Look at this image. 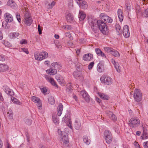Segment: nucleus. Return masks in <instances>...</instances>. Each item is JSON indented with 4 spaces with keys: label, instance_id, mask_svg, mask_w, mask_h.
I'll use <instances>...</instances> for the list:
<instances>
[{
    "label": "nucleus",
    "instance_id": "obj_16",
    "mask_svg": "<svg viewBox=\"0 0 148 148\" xmlns=\"http://www.w3.org/2000/svg\"><path fill=\"white\" fill-rule=\"evenodd\" d=\"M5 92L8 95L11 97L14 94L13 91L11 89L9 88L7 86H4Z\"/></svg>",
    "mask_w": 148,
    "mask_h": 148
},
{
    "label": "nucleus",
    "instance_id": "obj_26",
    "mask_svg": "<svg viewBox=\"0 0 148 148\" xmlns=\"http://www.w3.org/2000/svg\"><path fill=\"white\" fill-rule=\"evenodd\" d=\"M98 95L100 98L103 100H108L109 99V97L107 95L103 93L99 92Z\"/></svg>",
    "mask_w": 148,
    "mask_h": 148
},
{
    "label": "nucleus",
    "instance_id": "obj_4",
    "mask_svg": "<svg viewBox=\"0 0 148 148\" xmlns=\"http://www.w3.org/2000/svg\"><path fill=\"white\" fill-rule=\"evenodd\" d=\"M129 126L132 128H135L138 126L140 124V121L138 118L134 117L131 118L129 121Z\"/></svg>",
    "mask_w": 148,
    "mask_h": 148
},
{
    "label": "nucleus",
    "instance_id": "obj_28",
    "mask_svg": "<svg viewBox=\"0 0 148 148\" xmlns=\"http://www.w3.org/2000/svg\"><path fill=\"white\" fill-rule=\"evenodd\" d=\"M11 99L12 101L15 103L21 105L22 104L17 99L12 96L11 97Z\"/></svg>",
    "mask_w": 148,
    "mask_h": 148
},
{
    "label": "nucleus",
    "instance_id": "obj_27",
    "mask_svg": "<svg viewBox=\"0 0 148 148\" xmlns=\"http://www.w3.org/2000/svg\"><path fill=\"white\" fill-rule=\"evenodd\" d=\"M147 131V130H143V134L141 136L142 139H147L148 138V134Z\"/></svg>",
    "mask_w": 148,
    "mask_h": 148
},
{
    "label": "nucleus",
    "instance_id": "obj_60",
    "mask_svg": "<svg viewBox=\"0 0 148 148\" xmlns=\"http://www.w3.org/2000/svg\"><path fill=\"white\" fill-rule=\"evenodd\" d=\"M38 29L39 34H42V30L40 28V26L39 25H38Z\"/></svg>",
    "mask_w": 148,
    "mask_h": 148
},
{
    "label": "nucleus",
    "instance_id": "obj_34",
    "mask_svg": "<svg viewBox=\"0 0 148 148\" xmlns=\"http://www.w3.org/2000/svg\"><path fill=\"white\" fill-rule=\"evenodd\" d=\"M110 115H111V117H110L111 119L113 121H115L117 120V117L115 115H114L112 112L109 111V113Z\"/></svg>",
    "mask_w": 148,
    "mask_h": 148
},
{
    "label": "nucleus",
    "instance_id": "obj_41",
    "mask_svg": "<svg viewBox=\"0 0 148 148\" xmlns=\"http://www.w3.org/2000/svg\"><path fill=\"white\" fill-rule=\"evenodd\" d=\"M15 4V2L13 1L12 0H9L7 3V5L11 7H12V6L14 5Z\"/></svg>",
    "mask_w": 148,
    "mask_h": 148
},
{
    "label": "nucleus",
    "instance_id": "obj_12",
    "mask_svg": "<svg viewBox=\"0 0 148 148\" xmlns=\"http://www.w3.org/2000/svg\"><path fill=\"white\" fill-rule=\"evenodd\" d=\"M4 17L5 20V25H7L8 22H11L13 21V17L12 15L9 13H6L4 14Z\"/></svg>",
    "mask_w": 148,
    "mask_h": 148
},
{
    "label": "nucleus",
    "instance_id": "obj_40",
    "mask_svg": "<svg viewBox=\"0 0 148 148\" xmlns=\"http://www.w3.org/2000/svg\"><path fill=\"white\" fill-rule=\"evenodd\" d=\"M53 121L56 124H58V119L57 118V116H52Z\"/></svg>",
    "mask_w": 148,
    "mask_h": 148
},
{
    "label": "nucleus",
    "instance_id": "obj_49",
    "mask_svg": "<svg viewBox=\"0 0 148 148\" xmlns=\"http://www.w3.org/2000/svg\"><path fill=\"white\" fill-rule=\"evenodd\" d=\"M94 62H90L88 66V69H91L94 66Z\"/></svg>",
    "mask_w": 148,
    "mask_h": 148
},
{
    "label": "nucleus",
    "instance_id": "obj_51",
    "mask_svg": "<svg viewBox=\"0 0 148 148\" xmlns=\"http://www.w3.org/2000/svg\"><path fill=\"white\" fill-rule=\"evenodd\" d=\"M41 92L44 94H46L47 91V89L45 87L40 88Z\"/></svg>",
    "mask_w": 148,
    "mask_h": 148
},
{
    "label": "nucleus",
    "instance_id": "obj_55",
    "mask_svg": "<svg viewBox=\"0 0 148 148\" xmlns=\"http://www.w3.org/2000/svg\"><path fill=\"white\" fill-rule=\"evenodd\" d=\"M57 73V71L56 69H51V74H50V75L52 74V75H55Z\"/></svg>",
    "mask_w": 148,
    "mask_h": 148
},
{
    "label": "nucleus",
    "instance_id": "obj_24",
    "mask_svg": "<svg viewBox=\"0 0 148 148\" xmlns=\"http://www.w3.org/2000/svg\"><path fill=\"white\" fill-rule=\"evenodd\" d=\"M78 16L80 20L83 21L86 17V14L80 10Z\"/></svg>",
    "mask_w": 148,
    "mask_h": 148
},
{
    "label": "nucleus",
    "instance_id": "obj_53",
    "mask_svg": "<svg viewBox=\"0 0 148 148\" xmlns=\"http://www.w3.org/2000/svg\"><path fill=\"white\" fill-rule=\"evenodd\" d=\"M98 56L103 57L104 58H106V54L104 53L102 51H101V52L100 53Z\"/></svg>",
    "mask_w": 148,
    "mask_h": 148
},
{
    "label": "nucleus",
    "instance_id": "obj_56",
    "mask_svg": "<svg viewBox=\"0 0 148 148\" xmlns=\"http://www.w3.org/2000/svg\"><path fill=\"white\" fill-rule=\"evenodd\" d=\"M101 51L99 48H96L95 49V51L97 54L98 55Z\"/></svg>",
    "mask_w": 148,
    "mask_h": 148
},
{
    "label": "nucleus",
    "instance_id": "obj_42",
    "mask_svg": "<svg viewBox=\"0 0 148 148\" xmlns=\"http://www.w3.org/2000/svg\"><path fill=\"white\" fill-rule=\"evenodd\" d=\"M126 6V10L127 11V12L129 13L130 10V4L126 3L125 4Z\"/></svg>",
    "mask_w": 148,
    "mask_h": 148
},
{
    "label": "nucleus",
    "instance_id": "obj_45",
    "mask_svg": "<svg viewBox=\"0 0 148 148\" xmlns=\"http://www.w3.org/2000/svg\"><path fill=\"white\" fill-rule=\"evenodd\" d=\"M55 2L54 1H53L51 4H48V8L49 9H51L55 5Z\"/></svg>",
    "mask_w": 148,
    "mask_h": 148
},
{
    "label": "nucleus",
    "instance_id": "obj_58",
    "mask_svg": "<svg viewBox=\"0 0 148 148\" xmlns=\"http://www.w3.org/2000/svg\"><path fill=\"white\" fill-rule=\"evenodd\" d=\"M16 16L17 20L20 23L21 21V19L20 15L18 14H16Z\"/></svg>",
    "mask_w": 148,
    "mask_h": 148
},
{
    "label": "nucleus",
    "instance_id": "obj_2",
    "mask_svg": "<svg viewBox=\"0 0 148 148\" xmlns=\"http://www.w3.org/2000/svg\"><path fill=\"white\" fill-rule=\"evenodd\" d=\"M58 132L60 141L65 144L68 143L69 140L66 130H58Z\"/></svg>",
    "mask_w": 148,
    "mask_h": 148
},
{
    "label": "nucleus",
    "instance_id": "obj_48",
    "mask_svg": "<svg viewBox=\"0 0 148 148\" xmlns=\"http://www.w3.org/2000/svg\"><path fill=\"white\" fill-rule=\"evenodd\" d=\"M64 29H67L69 30H71L72 29V27L71 26L68 25H65L64 26Z\"/></svg>",
    "mask_w": 148,
    "mask_h": 148
},
{
    "label": "nucleus",
    "instance_id": "obj_62",
    "mask_svg": "<svg viewBox=\"0 0 148 148\" xmlns=\"http://www.w3.org/2000/svg\"><path fill=\"white\" fill-rule=\"evenodd\" d=\"M5 60L4 57L2 55H0V60L2 61H4Z\"/></svg>",
    "mask_w": 148,
    "mask_h": 148
},
{
    "label": "nucleus",
    "instance_id": "obj_17",
    "mask_svg": "<svg viewBox=\"0 0 148 148\" xmlns=\"http://www.w3.org/2000/svg\"><path fill=\"white\" fill-rule=\"evenodd\" d=\"M93 58V55L91 53H87L84 54L83 57V59L86 61H89Z\"/></svg>",
    "mask_w": 148,
    "mask_h": 148
},
{
    "label": "nucleus",
    "instance_id": "obj_43",
    "mask_svg": "<svg viewBox=\"0 0 148 148\" xmlns=\"http://www.w3.org/2000/svg\"><path fill=\"white\" fill-rule=\"evenodd\" d=\"M115 27L116 30L119 32V31H120L121 28L119 24L116 23L115 25Z\"/></svg>",
    "mask_w": 148,
    "mask_h": 148
},
{
    "label": "nucleus",
    "instance_id": "obj_63",
    "mask_svg": "<svg viewBox=\"0 0 148 148\" xmlns=\"http://www.w3.org/2000/svg\"><path fill=\"white\" fill-rule=\"evenodd\" d=\"M56 64H57V62H54L52 63V64H51V66L53 67H54V68L55 69L56 67Z\"/></svg>",
    "mask_w": 148,
    "mask_h": 148
},
{
    "label": "nucleus",
    "instance_id": "obj_14",
    "mask_svg": "<svg viewBox=\"0 0 148 148\" xmlns=\"http://www.w3.org/2000/svg\"><path fill=\"white\" fill-rule=\"evenodd\" d=\"M123 34L124 37L126 38L129 37L130 36L129 26L127 25H125L123 27Z\"/></svg>",
    "mask_w": 148,
    "mask_h": 148
},
{
    "label": "nucleus",
    "instance_id": "obj_23",
    "mask_svg": "<svg viewBox=\"0 0 148 148\" xmlns=\"http://www.w3.org/2000/svg\"><path fill=\"white\" fill-rule=\"evenodd\" d=\"M60 77V75H57L56 77V79L59 84L62 86H64L65 85L64 81L63 79L61 78Z\"/></svg>",
    "mask_w": 148,
    "mask_h": 148
},
{
    "label": "nucleus",
    "instance_id": "obj_9",
    "mask_svg": "<svg viewBox=\"0 0 148 148\" xmlns=\"http://www.w3.org/2000/svg\"><path fill=\"white\" fill-rule=\"evenodd\" d=\"M67 115H65L62 119V121L66 123L67 126L71 129H72V122L71 119L68 118Z\"/></svg>",
    "mask_w": 148,
    "mask_h": 148
},
{
    "label": "nucleus",
    "instance_id": "obj_22",
    "mask_svg": "<svg viewBox=\"0 0 148 148\" xmlns=\"http://www.w3.org/2000/svg\"><path fill=\"white\" fill-rule=\"evenodd\" d=\"M63 109V106L62 103H60L57 108V114L58 116H60L61 115Z\"/></svg>",
    "mask_w": 148,
    "mask_h": 148
},
{
    "label": "nucleus",
    "instance_id": "obj_31",
    "mask_svg": "<svg viewBox=\"0 0 148 148\" xmlns=\"http://www.w3.org/2000/svg\"><path fill=\"white\" fill-rule=\"evenodd\" d=\"M111 54L115 57L118 58L120 56L119 53L117 51L114 49L113 50Z\"/></svg>",
    "mask_w": 148,
    "mask_h": 148
},
{
    "label": "nucleus",
    "instance_id": "obj_47",
    "mask_svg": "<svg viewBox=\"0 0 148 148\" xmlns=\"http://www.w3.org/2000/svg\"><path fill=\"white\" fill-rule=\"evenodd\" d=\"M27 43V41L25 39H22L20 41V43L21 45L26 44Z\"/></svg>",
    "mask_w": 148,
    "mask_h": 148
},
{
    "label": "nucleus",
    "instance_id": "obj_6",
    "mask_svg": "<svg viewBox=\"0 0 148 148\" xmlns=\"http://www.w3.org/2000/svg\"><path fill=\"white\" fill-rule=\"evenodd\" d=\"M134 97L136 101L139 102L142 99V94L140 90L135 89L134 91Z\"/></svg>",
    "mask_w": 148,
    "mask_h": 148
},
{
    "label": "nucleus",
    "instance_id": "obj_15",
    "mask_svg": "<svg viewBox=\"0 0 148 148\" xmlns=\"http://www.w3.org/2000/svg\"><path fill=\"white\" fill-rule=\"evenodd\" d=\"M80 94L86 102H89L90 101L89 96L88 93L85 91H81L80 92Z\"/></svg>",
    "mask_w": 148,
    "mask_h": 148
},
{
    "label": "nucleus",
    "instance_id": "obj_35",
    "mask_svg": "<svg viewBox=\"0 0 148 148\" xmlns=\"http://www.w3.org/2000/svg\"><path fill=\"white\" fill-rule=\"evenodd\" d=\"M19 35V34L18 33H11L10 34V36L12 38H14L17 37Z\"/></svg>",
    "mask_w": 148,
    "mask_h": 148
},
{
    "label": "nucleus",
    "instance_id": "obj_64",
    "mask_svg": "<svg viewBox=\"0 0 148 148\" xmlns=\"http://www.w3.org/2000/svg\"><path fill=\"white\" fill-rule=\"evenodd\" d=\"M111 62L114 65L117 63V62H116L115 60L113 59H111Z\"/></svg>",
    "mask_w": 148,
    "mask_h": 148
},
{
    "label": "nucleus",
    "instance_id": "obj_44",
    "mask_svg": "<svg viewBox=\"0 0 148 148\" xmlns=\"http://www.w3.org/2000/svg\"><path fill=\"white\" fill-rule=\"evenodd\" d=\"M3 44L5 45L8 47H9L12 46L11 44L9 42L6 41H4Z\"/></svg>",
    "mask_w": 148,
    "mask_h": 148
},
{
    "label": "nucleus",
    "instance_id": "obj_29",
    "mask_svg": "<svg viewBox=\"0 0 148 148\" xmlns=\"http://www.w3.org/2000/svg\"><path fill=\"white\" fill-rule=\"evenodd\" d=\"M83 141L84 143L86 145H89L90 142V140L88 139L87 136H84L83 137Z\"/></svg>",
    "mask_w": 148,
    "mask_h": 148
},
{
    "label": "nucleus",
    "instance_id": "obj_1",
    "mask_svg": "<svg viewBox=\"0 0 148 148\" xmlns=\"http://www.w3.org/2000/svg\"><path fill=\"white\" fill-rule=\"evenodd\" d=\"M88 23L92 30L96 32L99 29L101 32L104 34L108 33V30L106 23L101 20H97L96 19L90 18Z\"/></svg>",
    "mask_w": 148,
    "mask_h": 148
},
{
    "label": "nucleus",
    "instance_id": "obj_57",
    "mask_svg": "<svg viewBox=\"0 0 148 148\" xmlns=\"http://www.w3.org/2000/svg\"><path fill=\"white\" fill-rule=\"evenodd\" d=\"M143 146L145 148H148V141L143 143Z\"/></svg>",
    "mask_w": 148,
    "mask_h": 148
},
{
    "label": "nucleus",
    "instance_id": "obj_5",
    "mask_svg": "<svg viewBox=\"0 0 148 148\" xmlns=\"http://www.w3.org/2000/svg\"><path fill=\"white\" fill-rule=\"evenodd\" d=\"M23 21L24 23L28 26L31 24L33 21L32 18L28 12H26L25 14Z\"/></svg>",
    "mask_w": 148,
    "mask_h": 148
},
{
    "label": "nucleus",
    "instance_id": "obj_36",
    "mask_svg": "<svg viewBox=\"0 0 148 148\" xmlns=\"http://www.w3.org/2000/svg\"><path fill=\"white\" fill-rule=\"evenodd\" d=\"M25 123L28 125H31L32 123V118L30 119H29L28 118H26L25 120Z\"/></svg>",
    "mask_w": 148,
    "mask_h": 148
},
{
    "label": "nucleus",
    "instance_id": "obj_50",
    "mask_svg": "<svg viewBox=\"0 0 148 148\" xmlns=\"http://www.w3.org/2000/svg\"><path fill=\"white\" fill-rule=\"evenodd\" d=\"M143 15L145 17H148V8L145 10Z\"/></svg>",
    "mask_w": 148,
    "mask_h": 148
},
{
    "label": "nucleus",
    "instance_id": "obj_11",
    "mask_svg": "<svg viewBox=\"0 0 148 148\" xmlns=\"http://www.w3.org/2000/svg\"><path fill=\"white\" fill-rule=\"evenodd\" d=\"M31 100L33 102L37 103V106L39 109L42 108V103L40 99L35 96H33L31 98Z\"/></svg>",
    "mask_w": 148,
    "mask_h": 148
},
{
    "label": "nucleus",
    "instance_id": "obj_39",
    "mask_svg": "<svg viewBox=\"0 0 148 148\" xmlns=\"http://www.w3.org/2000/svg\"><path fill=\"white\" fill-rule=\"evenodd\" d=\"M104 135L106 138L109 135H111L112 134L111 132L109 130H105L104 133Z\"/></svg>",
    "mask_w": 148,
    "mask_h": 148
},
{
    "label": "nucleus",
    "instance_id": "obj_32",
    "mask_svg": "<svg viewBox=\"0 0 148 148\" xmlns=\"http://www.w3.org/2000/svg\"><path fill=\"white\" fill-rule=\"evenodd\" d=\"M105 139L108 144H110L112 142V135H109L108 136L105 138Z\"/></svg>",
    "mask_w": 148,
    "mask_h": 148
},
{
    "label": "nucleus",
    "instance_id": "obj_18",
    "mask_svg": "<svg viewBox=\"0 0 148 148\" xmlns=\"http://www.w3.org/2000/svg\"><path fill=\"white\" fill-rule=\"evenodd\" d=\"M104 63L102 62H99L98 64L97 69L99 72L101 73L104 71Z\"/></svg>",
    "mask_w": 148,
    "mask_h": 148
},
{
    "label": "nucleus",
    "instance_id": "obj_3",
    "mask_svg": "<svg viewBox=\"0 0 148 148\" xmlns=\"http://www.w3.org/2000/svg\"><path fill=\"white\" fill-rule=\"evenodd\" d=\"M48 56V54L46 51H42L40 53L37 51L34 53L35 59L38 61H41L47 58Z\"/></svg>",
    "mask_w": 148,
    "mask_h": 148
},
{
    "label": "nucleus",
    "instance_id": "obj_38",
    "mask_svg": "<svg viewBox=\"0 0 148 148\" xmlns=\"http://www.w3.org/2000/svg\"><path fill=\"white\" fill-rule=\"evenodd\" d=\"M114 66L116 71L118 73H120L121 72V68L119 63L117 62Z\"/></svg>",
    "mask_w": 148,
    "mask_h": 148
},
{
    "label": "nucleus",
    "instance_id": "obj_52",
    "mask_svg": "<svg viewBox=\"0 0 148 148\" xmlns=\"http://www.w3.org/2000/svg\"><path fill=\"white\" fill-rule=\"evenodd\" d=\"M21 49L22 51L23 52H25L27 54H29V52L27 49L23 48H21Z\"/></svg>",
    "mask_w": 148,
    "mask_h": 148
},
{
    "label": "nucleus",
    "instance_id": "obj_33",
    "mask_svg": "<svg viewBox=\"0 0 148 148\" xmlns=\"http://www.w3.org/2000/svg\"><path fill=\"white\" fill-rule=\"evenodd\" d=\"M75 124L74 125L75 128L76 130H78L80 128L81 126V124L80 123H79L77 121H75Z\"/></svg>",
    "mask_w": 148,
    "mask_h": 148
},
{
    "label": "nucleus",
    "instance_id": "obj_46",
    "mask_svg": "<svg viewBox=\"0 0 148 148\" xmlns=\"http://www.w3.org/2000/svg\"><path fill=\"white\" fill-rule=\"evenodd\" d=\"M7 116L9 117L10 118H12L13 117L12 112L11 110H9L7 112Z\"/></svg>",
    "mask_w": 148,
    "mask_h": 148
},
{
    "label": "nucleus",
    "instance_id": "obj_8",
    "mask_svg": "<svg viewBox=\"0 0 148 148\" xmlns=\"http://www.w3.org/2000/svg\"><path fill=\"white\" fill-rule=\"evenodd\" d=\"M101 19L106 23H111L112 22V19L109 16L105 15L103 13H101L100 15Z\"/></svg>",
    "mask_w": 148,
    "mask_h": 148
},
{
    "label": "nucleus",
    "instance_id": "obj_7",
    "mask_svg": "<svg viewBox=\"0 0 148 148\" xmlns=\"http://www.w3.org/2000/svg\"><path fill=\"white\" fill-rule=\"evenodd\" d=\"M101 82L106 85H110L112 83V78L109 77L103 76L100 78Z\"/></svg>",
    "mask_w": 148,
    "mask_h": 148
},
{
    "label": "nucleus",
    "instance_id": "obj_61",
    "mask_svg": "<svg viewBox=\"0 0 148 148\" xmlns=\"http://www.w3.org/2000/svg\"><path fill=\"white\" fill-rule=\"evenodd\" d=\"M142 127L143 128V130H147L148 128V127L146 124L142 125Z\"/></svg>",
    "mask_w": 148,
    "mask_h": 148
},
{
    "label": "nucleus",
    "instance_id": "obj_59",
    "mask_svg": "<svg viewBox=\"0 0 148 148\" xmlns=\"http://www.w3.org/2000/svg\"><path fill=\"white\" fill-rule=\"evenodd\" d=\"M56 67L55 69H60L61 67V64L60 63H58L57 64H56Z\"/></svg>",
    "mask_w": 148,
    "mask_h": 148
},
{
    "label": "nucleus",
    "instance_id": "obj_19",
    "mask_svg": "<svg viewBox=\"0 0 148 148\" xmlns=\"http://www.w3.org/2000/svg\"><path fill=\"white\" fill-rule=\"evenodd\" d=\"M118 15L120 21L121 22L123 19V14L122 10L120 9H119L117 11Z\"/></svg>",
    "mask_w": 148,
    "mask_h": 148
},
{
    "label": "nucleus",
    "instance_id": "obj_21",
    "mask_svg": "<svg viewBox=\"0 0 148 148\" xmlns=\"http://www.w3.org/2000/svg\"><path fill=\"white\" fill-rule=\"evenodd\" d=\"M8 69L9 67L7 64H0V72H5Z\"/></svg>",
    "mask_w": 148,
    "mask_h": 148
},
{
    "label": "nucleus",
    "instance_id": "obj_54",
    "mask_svg": "<svg viewBox=\"0 0 148 148\" xmlns=\"http://www.w3.org/2000/svg\"><path fill=\"white\" fill-rule=\"evenodd\" d=\"M98 56L103 57L104 58H106V54L104 53L102 51H101V52L100 53Z\"/></svg>",
    "mask_w": 148,
    "mask_h": 148
},
{
    "label": "nucleus",
    "instance_id": "obj_13",
    "mask_svg": "<svg viewBox=\"0 0 148 148\" xmlns=\"http://www.w3.org/2000/svg\"><path fill=\"white\" fill-rule=\"evenodd\" d=\"M45 77L47 80L49 82H50L52 85L56 87L57 88H58V86L56 84V82L53 78H51L50 76L47 75L45 76Z\"/></svg>",
    "mask_w": 148,
    "mask_h": 148
},
{
    "label": "nucleus",
    "instance_id": "obj_37",
    "mask_svg": "<svg viewBox=\"0 0 148 148\" xmlns=\"http://www.w3.org/2000/svg\"><path fill=\"white\" fill-rule=\"evenodd\" d=\"M48 102L49 104L53 105L55 103V100L54 98L52 97H50L48 99Z\"/></svg>",
    "mask_w": 148,
    "mask_h": 148
},
{
    "label": "nucleus",
    "instance_id": "obj_10",
    "mask_svg": "<svg viewBox=\"0 0 148 148\" xmlns=\"http://www.w3.org/2000/svg\"><path fill=\"white\" fill-rule=\"evenodd\" d=\"M77 3L82 9H85L88 7L87 2L84 0H76Z\"/></svg>",
    "mask_w": 148,
    "mask_h": 148
},
{
    "label": "nucleus",
    "instance_id": "obj_30",
    "mask_svg": "<svg viewBox=\"0 0 148 148\" xmlns=\"http://www.w3.org/2000/svg\"><path fill=\"white\" fill-rule=\"evenodd\" d=\"M103 49L107 53H111L113 50L114 49H113L112 48L110 47H104Z\"/></svg>",
    "mask_w": 148,
    "mask_h": 148
},
{
    "label": "nucleus",
    "instance_id": "obj_20",
    "mask_svg": "<svg viewBox=\"0 0 148 148\" xmlns=\"http://www.w3.org/2000/svg\"><path fill=\"white\" fill-rule=\"evenodd\" d=\"M66 17L68 22H70L71 21L73 20L74 19L72 14L69 12H66Z\"/></svg>",
    "mask_w": 148,
    "mask_h": 148
},
{
    "label": "nucleus",
    "instance_id": "obj_25",
    "mask_svg": "<svg viewBox=\"0 0 148 148\" xmlns=\"http://www.w3.org/2000/svg\"><path fill=\"white\" fill-rule=\"evenodd\" d=\"M73 74L74 77L77 79H78L82 75L81 72L79 71H74Z\"/></svg>",
    "mask_w": 148,
    "mask_h": 148
}]
</instances>
